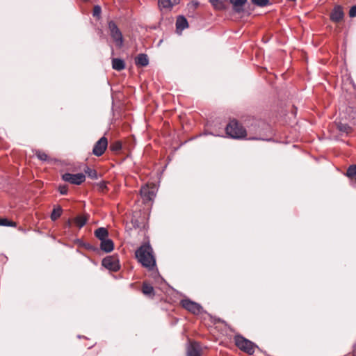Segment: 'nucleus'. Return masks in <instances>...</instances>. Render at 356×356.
<instances>
[{
  "label": "nucleus",
  "instance_id": "obj_1",
  "mask_svg": "<svg viewBox=\"0 0 356 356\" xmlns=\"http://www.w3.org/2000/svg\"><path fill=\"white\" fill-rule=\"evenodd\" d=\"M245 124L247 127L248 131L254 134L256 136L250 137L249 140H270V139H266L262 136L270 129V126L265 120L261 118H258L254 116L248 115L245 120Z\"/></svg>",
  "mask_w": 356,
  "mask_h": 356
},
{
  "label": "nucleus",
  "instance_id": "obj_2",
  "mask_svg": "<svg viewBox=\"0 0 356 356\" xmlns=\"http://www.w3.org/2000/svg\"><path fill=\"white\" fill-rule=\"evenodd\" d=\"M138 261L148 270H152L156 266V259L153 253V249L148 243L140 246L135 252Z\"/></svg>",
  "mask_w": 356,
  "mask_h": 356
},
{
  "label": "nucleus",
  "instance_id": "obj_3",
  "mask_svg": "<svg viewBox=\"0 0 356 356\" xmlns=\"http://www.w3.org/2000/svg\"><path fill=\"white\" fill-rule=\"evenodd\" d=\"M226 136L236 140L245 139L247 136L246 129L236 119H232L225 127Z\"/></svg>",
  "mask_w": 356,
  "mask_h": 356
},
{
  "label": "nucleus",
  "instance_id": "obj_4",
  "mask_svg": "<svg viewBox=\"0 0 356 356\" xmlns=\"http://www.w3.org/2000/svg\"><path fill=\"white\" fill-rule=\"evenodd\" d=\"M236 346L244 353L248 355H253L254 349L259 348L258 346L250 340L245 338L241 334H236L234 337Z\"/></svg>",
  "mask_w": 356,
  "mask_h": 356
},
{
  "label": "nucleus",
  "instance_id": "obj_5",
  "mask_svg": "<svg viewBox=\"0 0 356 356\" xmlns=\"http://www.w3.org/2000/svg\"><path fill=\"white\" fill-rule=\"evenodd\" d=\"M180 305L184 309L188 311L193 314L198 315L202 313H204L209 315L211 318H212V316L209 314H208L206 311L203 309V307L200 304L191 300L188 298L182 299L180 301Z\"/></svg>",
  "mask_w": 356,
  "mask_h": 356
},
{
  "label": "nucleus",
  "instance_id": "obj_6",
  "mask_svg": "<svg viewBox=\"0 0 356 356\" xmlns=\"http://www.w3.org/2000/svg\"><path fill=\"white\" fill-rule=\"evenodd\" d=\"M102 265L106 269L113 272H118L120 269V264L118 255L106 257L102 259Z\"/></svg>",
  "mask_w": 356,
  "mask_h": 356
},
{
  "label": "nucleus",
  "instance_id": "obj_7",
  "mask_svg": "<svg viewBox=\"0 0 356 356\" xmlns=\"http://www.w3.org/2000/svg\"><path fill=\"white\" fill-rule=\"evenodd\" d=\"M62 179L75 185H80L86 180V176L83 173L72 174L65 172L62 175Z\"/></svg>",
  "mask_w": 356,
  "mask_h": 356
},
{
  "label": "nucleus",
  "instance_id": "obj_8",
  "mask_svg": "<svg viewBox=\"0 0 356 356\" xmlns=\"http://www.w3.org/2000/svg\"><path fill=\"white\" fill-rule=\"evenodd\" d=\"M108 28L111 32V35L118 47H121L123 44V38L121 31L117 27L115 22L111 21L108 23Z\"/></svg>",
  "mask_w": 356,
  "mask_h": 356
},
{
  "label": "nucleus",
  "instance_id": "obj_9",
  "mask_svg": "<svg viewBox=\"0 0 356 356\" xmlns=\"http://www.w3.org/2000/svg\"><path fill=\"white\" fill-rule=\"evenodd\" d=\"M108 147V140L105 136H102L98 140L92 149V154L97 156H102Z\"/></svg>",
  "mask_w": 356,
  "mask_h": 356
},
{
  "label": "nucleus",
  "instance_id": "obj_10",
  "mask_svg": "<svg viewBox=\"0 0 356 356\" xmlns=\"http://www.w3.org/2000/svg\"><path fill=\"white\" fill-rule=\"evenodd\" d=\"M141 291L145 296L149 298H153L155 296L154 288L147 281L143 282Z\"/></svg>",
  "mask_w": 356,
  "mask_h": 356
},
{
  "label": "nucleus",
  "instance_id": "obj_11",
  "mask_svg": "<svg viewBox=\"0 0 356 356\" xmlns=\"http://www.w3.org/2000/svg\"><path fill=\"white\" fill-rule=\"evenodd\" d=\"M343 12L342 8L339 6L334 7L333 10L331 12L330 18L334 22H339L342 20L343 17Z\"/></svg>",
  "mask_w": 356,
  "mask_h": 356
},
{
  "label": "nucleus",
  "instance_id": "obj_12",
  "mask_svg": "<svg viewBox=\"0 0 356 356\" xmlns=\"http://www.w3.org/2000/svg\"><path fill=\"white\" fill-rule=\"evenodd\" d=\"M187 356H201V348L197 343H191L187 348Z\"/></svg>",
  "mask_w": 356,
  "mask_h": 356
},
{
  "label": "nucleus",
  "instance_id": "obj_13",
  "mask_svg": "<svg viewBox=\"0 0 356 356\" xmlns=\"http://www.w3.org/2000/svg\"><path fill=\"white\" fill-rule=\"evenodd\" d=\"M113 248L114 243L110 238L102 241L100 243V249L106 253L112 252L113 250Z\"/></svg>",
  "mask_w": 356,
  "mask_h": 356
},
{
  "label": "nucleus",
  "instance_id": "obj_14",
  "mask_svg": "<svg viewBox=\"0 0 356 356\" xmlns=\"http://www.w3.org/2000/svg\"><path fill=\"white\" fill-rule=\"evenodd\" d=\"M140 194L145 202H150L154 200L156 194L154 191L149 190L147 188L143 187L140 190Z\"/></svg>",
  "mask_w": 356,
  "mask_h": 356
},
{
  "label": "nucleus",
  "instance_id": "obj_15",
  "mask_svg": "<svg viewBox=\"0 0 356 356\" xmlns=\"http://www.w3.org/2000/svg\"><path fill=\"white\" fill-rule=\"evenodd\" d=\"M63 211L61 206L59 204L54 205L50 214L51 220L54 222L56 221L61 216Z\"/></svg>",
  "mask_w": 356,
  "mask_h": 356
},
{
  "label": "nucleus",
  "instance_id": "obj_16",
  "mask_svg": "<svg viewBox=\"0 0 356 356\" xmlns=\"http://www.w3.org/2000/svg\"><path fill=\"white\" fill-rule=\"evenodd\" d=\"M95 236L102 241L108 238V232L105 227H99L95 231Z\"/></svg>",
  "mask_w": 356,
  "mask_h": 356
},
{
  "label": "nucleus",
  "instance_id": "obj_17",
  "mask_svg": "<svg viewBox=\"0 0 356 356\" xmlns=\"http://www.w3.org/2000/svg\"><path fill=\"white\" fill-rule=\"evenodd\" d=\"M247 0H230V3L233 6L234 10L239 13L243 10V6L246 3Z\"/></svg>",
  "mask_w": 356,
  "mask_h": 356
},
{
  "label": "nucleus",
  "instance_id": "obj_18",
  "mask_svg": "<svg viewBox=\"0 0 356 356\" xmlns=\"http://www.w3.org/2000/svg\"><path fill=\"white\" fill-rule=\"evenodd\" d=\"M180 0H159V4L163 8L170 9L179 3Z\"/></svg>",
  "mask_w": 356,
  "mask_h": 356
},
{
  "label": "nucleus",
  "instance_id": "obj_19",
  "mask_svg": "<svg viewBox=\"0 0 356 356\" xmlns=\"http://www.w3.org/2000/svg\"><path fill=\"white\" fill-rule=\"evenodd\" d=\"M188 26L187 19L184 16H179L176 22V27L177 31H182Z\"/></svg>",
  "mask_w": 356,
  "mask_h": 356
},
{
  "label": "nucleus",
  "instance_id": "obj_20",
  "mask_svg": "<svg viewBox=\"0 0 356 356\" xmlns=\"http://www.w3.org/2000/svg\"><path fill=\"white\" fill-rule=\"evenodd\" d=\"M76 243L80 247L85 248L87 250L97 252L98 250L97 247L91 245L90 243L85 242L81 239H77Z\"/></svg>",
  "mask_w": 356,
  "mask_h": 356
},
{
  "label": "nucleus",
  "instance_id": "obj_21",
  "mask_svg": "<svg viewBox=\"0 0 356 356\" xmlns=\"http://www.w3.org/2000/svg\"><path fill=\"white\" fill-rule=\"evenodd\" d=\"M112 67L117 71H121L125 67L124 62L120 58H113L112 60Z\"/></svg>",
  "mask_w": 356,
  "mask_h": 356
},
{
  "label": "nucleus",
  "instance_id": "obj_22",
  "mask_svg": "<svg viewBox=\"0 0 356 356\" xmlns=\"http://www.w3.org/2000/svg\"><path fill=\"white\" fill-rule=\"evenodd\" d=\"M73 221L76 223L79 228H81L87 223L88 218L86 216L80 215L75 217Z\"/></svg>",
  "mask_w": 356,
  "mask_h": 356
},
{
  "label": "nucleus",
  "instance_id": "obj_23",
  "mask_svg": "<svg viewBox=\"0 0 356 356\" xmlns=\"http://www.w3.org/2000/svg\"><path fill=\"white\" fill-rule=\"evenodd\" d=\"M122 148V142L120 140H115L111 143L109 145V149L115 153L119 152Z\"/></svg>",
  "mask_w": 356,
  "mask_h": 356
},
{
  "label": "nucleus",
  "instance_id": "obj_24",
  "mask_svg": "<svg viewBox=\"0 0 356 356\" xmlns=\"http://www.w3.org/2000/svg\"><path fill=\"white\" fill-rule=\"evenodd\" d=\"M84 172L87 175L88 177L92 179H98V173L96 170L90 168L88 166H86L84 168Z\"/></svg>",
  "mask_w": 356,
  "mask_h": 356
},
{
  "label": "nucleus",
  "instance_id": "obj_25",
  "mask_svg": "<svg viewBox=\"0 0 356 356\" xmlns=\"http://www.w3.org/2000/svg\"><path fill=\"white\" fill-rule=\"evenodd\" d=\"M136 64L138 66H146L148 64V59L146 55L145 54H140L136 58Z\"/></svg>",
  "mask_w": 356,
  "mask_h": 356
},
{
  "label": "nucleus",
  "instance_id": "obj_26",
  "mask_svg": "<svg viewBox=\"0 0 356 356\" xmlns=\"http://www.w3.org/2000/svg\"><path fill=\"white\" fill-rule=\"evenodd\" d=\"M337 127L339 131L346 134H348L352 129L351 127L348 124L341 122H338L337 124Z\"/></svg>",
  "mask_w": 356,
  "mask_h": 356
},
{
  "label": "nucleus",
  "instance_id": "obj_27",
  "mask_svg": "<svg viewBox=\"0 0 356 356\" xmlns=\"http://www.w3.org/2000/svg\"><path fill=\"white\" fill-rule=\"evenodd\" d=\"M346 175L349 178H355L356 180V165H350L346 171Z\"/></svg>",
  "mask_w": 356,
  "mask_h": 356
},
{
  "label": "nucleus",
  "instance_id": "obj_28",
  "mask_svg": "<svg viewBox=\"0 0 356 356\" xmlns=\"http://www.w3.org/2000/svg\"><path fill=\"white\" fill-rule=\"evenodd\" d=\"M0 225L7 227H16V222L6 218H0Z\"/></svg>",
  "mask_w": 356,
  "mask_h": 356
},
{
  "label": "nucleus",
  "instance_id": "obj_29",
  "mask_svg": "<svg viewBox=\"0 0 356 356\" xmlns=\"http://www.w3.org/2000/svg\"><path fill=\"white\" fill-rule=\"evenodd\" d=\"M35 156H37V158L40 160V161H46L48 160V155L43 152H41L40 150H37L36 152H35Z\"/></svg>",
  "mask_w": 356,
  "mask_h": 356
},
{
  "label": "nucleus",
  "instance_id": "obj_30",
  "mask_svg": "<svg viewBox=\"0 0 356 356\" xmlns=\"http://www.w3.org/2000/svg\"><path fill=\"white\" fill-rule=\"evenodd\" d=\"M252 2L259 6H266L269 3V0H252Z\"/></svg>",
  "mask_w": 356,
  "mask_h": 356
},
{
  "label": "nucleus",
  "instance_id": "obj_31",
  "mask_svg": "<svg viewBox=\"0 0 356 356\" xmlns=\"http://www.w3.org/2000/svg\"><path fill=\"white\" fill-rule=\"evenodd\" d=\"M209 2L216 8L221 9L222 8V2L221 0H209Z\"/></svg>",
  "mask_w": 356,
  "mask_h": 356
},
{
  "label": "nucleus",
  "instance_id": "obj_32",
  "mask_svg": "<svg viewBox=\"0 0 356 356\" xmlns=\"http://www.w3.org/2000/svg\"><path fill=\"white\" fill-rule=\"evenodd\" d=\"M58 191L61 195H65L68 193V187L67 185H60Z\"/></svg>",
  "mask_w": 356,
  "mask_h": 356
},
{
  "label": "nucleus",
  "instance_id": "obj_33",
  "mask_svg": "<svg viewBox=\"0 0 356 356\" xmlns=\"http://www.w3.org/2000/svg\"><path fill=\"white\" fill-rule=\"evenodd\" d=\"M156 274H157V289L159 288L158 286L159 284H161L164 283L165 284L168 285V284L165 282L164 279L160 275L158 269H157Z\"/></svg>",
  "mask_w": 356,
  "mask_h": 356
},
{
  "label": "nucleus",
  "instance_id": "obj_34",
  "mask_svg": "<svg viewBox=\"0 0 356 356\" xmlns=\"http://www.w3.org/2000/svg\"><path fill=\"white\" fill-rule=\"evenodd\" d=\"M101 8L99 6H95L93 9V15L99 16L101 13Z\"/></svg>",
  "mask_w": 356,
  "mask_h": 356
},
{
  "label": "nucleus",
  "instance_id": "obj_35",
  "mask_svg": "<svg viewBox=\"0 0 356 356\" xmlns=\"http://www.w3.org/2000/svg\"><path fill=\"white\" fill-rule=\"evenodd\" d=\"M72 220L70 218L67 219L64 224V229L69 230L72 227Z\"/></svg>",
  "mask_w": 356,
  "mask_h": 356
},
{
  "label": "nucleus",
  "instance_id": "obj_36",
  "mask_svg": "<svg viewBox=\"0 0 356 356\" xmlns=\"http://www.w3.org/2000/svg\"><path fill=\"white\" fill-rule=\"evenodd\" d=\"M349 15L350 17H356V6L351 7L349 11Z\"/></svg>",
  "mask_w": 356,
  "mask_h": 356
},
{
  "label": "nucleus",
  "instance_id": "obj_37",
  "mask_svg": "<svg viewBox=\"0 0 356 356\" xmlns=\"http://www.w3.org/2000/svg\"><path fill=\"white\" fill-rule=\"evenodd\" d=\"M206 135L207 134H210V135H213V136H223L222 134H215L213 132H206L205 133Z\"/></svg>",
  "mask_w": 356,
  "mask_h": 356
},
{
  "label": "nucleus",
  "instance_id": "obj_38",
  "mask_svg": "<svg viewBox=\"0 0 356 356\" xmlns=\"http://www.w3.org/2000/svg\"><path fill=\"white\" fill-rule=\"evenodd\" d=\"M213 322H214L215 323H225V321H223V320H222V319H220V318H216V319L213 321Z\"/></svg>",
  "mask_w": 356,
  "mask_h": 356
},
{
  "label": "nucleus",
  "instance_id": "obj_39",
  "mask_svg": "<svg viewBox=\"0 0 356 356\" xmlns=\"http://www.w3.org/2000/svg\"><path fill=\"white\" fill-rule=\"evenodd\" d=\"M353 348V356H356V343H354Z\"/></svg>",
  "mask_w": 356,
  "mask_h": 356
},
{
  "label": "nucleus",
  "instance_id": "obj_40",
  "mask_svg": "<svg viewBox=\"0 0 356 356\" xmlns=\"http://www.w3.org/2000/svg\"><path fill=\"white\" fill-rule=\"evenodd\" d=\"M159 186H160V181H157V185H156L157 191L159 190Z\"/></svg>",
  "mask_w": 356,
  "mask_h": 356
},
{
  "label": "nucleus",
  "instance_id": "obj_41",
  "mask_svg": "<svg viewBox=\"0 0 356 356\" xmlns=\"http://www.w3.org/2000/svg\"><path fill=\"white\" fill-rule=\"evenodd\" d=\"M167 165H168V163H166V164L163 166V170H162V172H163L165 170V169L167 168Z\"/></svg>",
  "mask_w": 356,
  "mask_h": 356
},
{
  "label": "nucleus",
  "instance_id": "obj_42",
  "mask_svg": "<svg viewBox=\"0 0 356 356\" xmlns=\"http://www.w3.org/2000/svg\"><path fill=\"white\" fill-rule=\"evenodd\" d=\"M101 187H102V188H103V187H106V186H105V184H102L101 185Z\"/></svg>",
  "mask_w": 356,
  "mask_h": 356
},
{
  "label": "nucleus",
  "instance_id": "obj_43",
  "mask_svg": "<svg viewBox=\"0 0 356 356\" xmlns=\"http://www.w3.org/2000/svg\"><path fill=\"white\" fill-rule=\"evenodd\" d=\"M292 114H294L295 115L297 114L296 112H294V113H291Z\"/></svg>",
  "mask_w": 356,
  "mask_h": 356
}]
</instances>
